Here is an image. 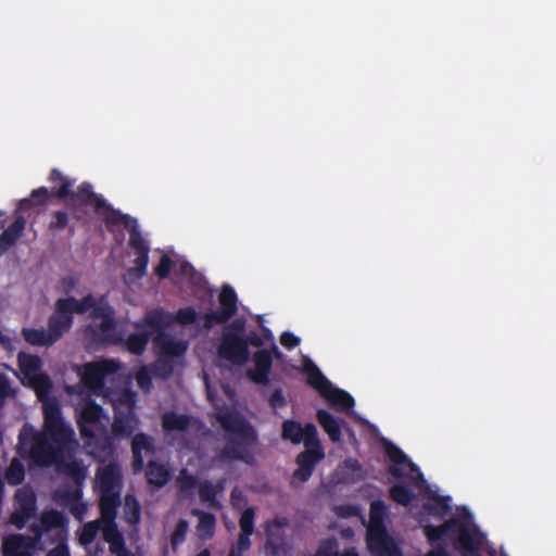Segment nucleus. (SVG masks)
<instances>
[{
	"mask_svg": "<svg viewBox=\"0 0 556 556\" xmlns=\"http://www.w3.org/2000/svg\"><path fill=\"white\" fill-rule=\"evenodd\" d=\"M100 530V521H89L85 523L79 532L78 540L81 545L91 544L98 535Z\"/></svg>",
	"mask_w": 556,
	"mask_h": 556,
	"instance_id": "nucleus-47",
	"label": "nucleus"
},
{
	"mask_svg": "<svg viewBox=\"0 0 556 556\" xmlns=\"http://www.w3.org/2000/svg\"><path fill=\"white\" fill-rule=\"evenodd\" d=\"M476 529V527H469L464 520L452 517L440 526H425L424 532L430 544L438 543L446 538L452 542L455 549L458 545L471 548L470 534Z\"/></svg>",
	"mask_w": 556,
	"mask_h": 556,
	"instance_id": "nucleus-5",
	"label": "nucleus"
},
{
	"mask_svg": "<svg viewBox=\"0 0 556 556\" xmlns=\"http://www.w3.org/2000/svg\"><path fill=\"white\" fill-rule=\"evenodd\" d=\"M5 479L11 485H18L25 479V468L18 458H13L7 468Z\"/></svg>",
	"mask_w": 556,
	"mask_h": 556,
	"instance_id": "nucleus-44",
	"label": "nucleus"
},
{
	"mask_svg": "<svg viewBox=\"0 0 556 556\" xmlns=\"http://www.w3.org/2000/svg\"><path fill=\"white\" fill-rule=\"evenodd\" d=\"M117 369L118 364L113 359L87 363L80 372L81 381L89 391L98 393L103 390L105 378Z\"/></svg>",
	"mask_w": 556,
	"mask_h": 556,
	"instance_id": "nucleus-9",
	"label": "nucleus"
},
{
	"mask_svg": "<svg viewBox=\"0 0 556 556\" xmlns=\"http://www.w3.org/2000/svg\"><path fill=\"white\" fill-rule=\"evenodd\" d=\"M147 482L155 488L164 486L170 479L168 468L155 460H150L146 468Z\"/></svg>",
	"mask_w": 556,
	"mask_h": 556,
	"instance_id": "nucleus-27",
	"label": "nucleus"
},
{
	"mask_svg": "<svg viewBox=\"0 0 556 556\" xmlns=\"http://www.w3.org/2000/svg\"><path fill=\"white\" fill-rule=\"evenodd\" d=\"M254 368L247 371V376L256 384L266 386L273 366L271 354L267 350H258L253 356Z\"/></svg>",
	"mask_w": 556,
	"mask_h": 556,
	"instance_id": "nucleus-18",
	"label": "nucleus"
},
{
	"mask_svg": "<svg viewBox=\"0 0 556 556\" xmlns=\"http://www.w3.org/2000/svg\"><path fill=\"white\" fill-rule=\"evenodd\" d=\"M174 266V262L167 254H163L156 265L154 273L160 279H166Z\"/></svg>",
	"mask_w": 556,
	"mask_h": 556,
	"instance_id": "nucleus-55",
	"label": "nucleus"
},
{
	"mask_svg": "<svg viewBox=\"0 0 556 556\" xmlns=\"http://www.w3.org/2000/svg\"><path fill=\"white\" fill-rule=\"evenodd\" d=\"M48 179L52 184H61L54 193L58 199H76L83 205L93 206L97 214H101L103 206H106L105 199L101 194L94 193L91 184L87 181L81 182L76 191H71L75 180L65 177L58 168L51 169Z\"/></svg>",
	"mask_w": 556,
	"mask_h": 556,
	"instance_id": "nucleus-4",
	"label": "nucleus"
},
{
	"mask_svg": "<svg viewBox=\"0 0 556 556\" xmlns=\"http://www.w3.org/2000/svg\"><path fill=\"white\" fill-rule=\"evenodd\" d=\"M387 507L382 501H374L369 508L370 526L386 527L384 517Z\"/></svg>",
	"mask_w": 556,
	"mask_h": 556,
	"instance_id": "nucleus-48",
	"label": "nucleus"
},
{
	"mask_svg": "<svg viewBox=\"0 0 556 556\" xmlns=\"http://www.w3.org/2000/svg\"><path fill=\"white\" fill-rule=\"evenodd\" d=\"M281 438L282 440L290 441L293 444L303 442L304 446L311 445L314 441L319 439L314 424L307 422L302 427L299 421L292 419H287L282 422Z\"/></svg>",
	"mask_w": 556,
	"mask_h": 556,
	"instance_id": "nucleus-15",
	"label": "nucleus"
},
{
	"mask_svg": "<svg viewBox=\"0 0 556 556\" xmlns=\"http://www.w3.org/2000/svg\"><path fill=\"white\" fill-rule=\"evenodd\" d=\"M316 417L329 440L333 443L339 442L341 440L340 421L326 409H318Z\"/></svg>",
	"mask_w": 556,
	"mask_h": 556,
	"instance_id": "nucleus-29",
	"label": "nucleus"
},
{
	"mask_svg": "<svg viewBox=\"0 0 556 556\" xmlns=\"http://www.w3.org/2000/svg\"><path fill=\"white\" fill-rule=\"evenodd\" d=\"M111 429L112 433L118 438L131 435L135 430V426L132 425V416L130 414L115 416Z\"/></svg>",
	"mask_w": 556,
	"mask_h": 556,
	"instance_id": "nucleus-42",
	"label": "nucleus"
},
{
	"mask_svg": "<svg viewBox=\"0 0 556 556\" xmlns=\"http://www.w3.org/2000/svg\"><path fill=\"white\" fill-rule=\"evenodd\" d=\"M97 480L101 492H114L115 488H117L121 482L118 466L115 463H109L98 468Z\"/></svg>",
	"mask_w": 556,
	"mask_h": 556,
	"instance_id": "nucleus-24",
	"label": "nucleus"
},
{
	"mask_svg": "<svg viewBox=\"0 0 556 556\" xmlns=\"http://www.w3.org/2000/svg\"><path fill=\"white\" fill-rule=\"evenodd\" d=\"M325 394L326 395H323V397L337 409L349 412L355 405V401L349 392L334 388L333 386H331L329 391H326Z\"/></svg>",
	"mask_w": 556,
	"mask_h": 556,
	"instance_id": "nucleus-28",
	"label": "nucleus"
},
{
	"mask_svg": "<svg viewBox=\"0 0 556 556\" xmlns=\"http://www.w3.org/2000/svg\"><path fill=\"white\" fill-rule=\"evenodd\" d=\"M43 424L37 430L25 424L17 437L16 452L30 465L49 468L64 463L75 450L74 430L64 421L61 406L55 399L42 405Z\"/></svg>",
	"mask_w": 556,
	"mask_h": 556,
	"instance_id": "nucleus-1",
	"label": "nucleus"
},
{
	"mask_svg": "<svg viewBox=\"0 0 556 556\" xmlns=\"http://www.w3.org/2000/svg\"><path fill=\"white\" fill-rule=\"evenodd\" d=\"M290 520L286 516H276L273 520L265 522L266 545L278 551L285 542V529L289 527Z\"/></svg>",
	"mask_w": 556,
	"mask_h": 556,
	"instance_id": "nucleus-20",
	"label": "nucleus"
},
{
	"mask_svg": "<svg viewBox=\"0 0 556 556\" xmlns=\"http://www.w3.org/2000/svg\"><path fill=\"white\" fill-rule=\"evenodd\" d=\"M154 344L160 355L170 359L184 356L188 348L186 342L176 341L164 333L155 337Z\"/></svg>",
	"mask_w": 556,
	"mask_h": 556,
	"instance_id": "nucleus-23",
	"label": "nucleus"
},
{
	"mask_svg": "<svg viewBox=\"0 0 556 556\" xmlns=\"http://www.w3.org/2000/svg\"><path fill=\"white\" fill-rule=\"evenodd\" d=\"M106 211L103 219L108 228L111 226L124 225L129 231L137 225V220L135 218L129 217L128 215L123 214L121 211L113 208L108 202L106 206H103L102 211Z\"/></svg>",
	"mask_w": 556,
	"mask_h": 556,
	"instance_id": "nucleus-34",
	"label": "nucleus"
},
{
	"mask_svg": "<svg viewBox=\"0 0 556 556\" xmlns=\"http://www.w3.org/2000/svg\"><path fill=\"white\" fill-rule=\"evenodd\" d=\"M214 484L204 480L199 484V498L202 503H207L211 508L219 509L220 503L217 500V495L215 494Z\"/></svg>",
	"mask_w": 556,
	"mask_h": 556,
	"instance_id": "nucleus-43",
	"label": "nucleus"
},
{
	"mask_svg": "<svg viewBox=\"0 0 556 556\" xmlns=\"http://www.w3.org/2000/svg\"><path fill=\"white\" fill-rule=\"evenodd\" d=\"M301 340L294 333L290 331H285L280 336V343L288 350H292L300 344Z\"/></svg>",
	"mask_w": 556,
	"mask_h": 556,
	"instance_id": "nucleus-60",
	"label": "nucleus"
},
{
	"mask_svg": "<svg viewBox=\"0 0 556 556\" xmlns=\"http://www.w3.org/2000/svg\"><path fill=\"white\" fill-rule=\"evenodd\" d=\"M91 298L67 296L56 300L54 311L48 318L49 338L58 342L74 324V314H86L92 305Z\"/></svg>",
	"mask_w": 556,
	"mask_h": 556,
	"instance_id": "nucleus-3",
	"label": "nucleus"
},
{
	"mask_svg": "<svg viewBox=\"0 0 556 556\" xmlns=\"http://www.w3.org/2000/svg\"><path fill=\"white\" fill-rule=\"evenodd\" d=\"M90 454L100 462H105L113 457L115 453L114 440L109 433L106 426L92 431V435H81Z\"/></svg>",
	"mask_w": 556,
	"mask_h": 556,
	"instance_id": "nucleus-14",
	"label": "nucleus"
},
{
	"mask_svg": "<svg viewBox=\"0 0 556 556\" xmlns=\"http://www.w3.org/2000/svg\"><path fill=\"white\" fill-rule=\"evenodd\" d=\"M150 367L153 377L166 380L174 372V361L159 354V357Z\"/></svg>",
	"mask_w": 556,
	"mask_h": 556,
	"instance_id": "nucleus-41",
	"label": "nucleus"
},
{
	"mask_svg": "<svg viewBox=\"0 0 556 556\" xmlns=\"http://www.w3.org/2000/svg\"><path fill=\"white\" fill-rule=\"evenodd\" d=\"M217 354L222 359L235 365H243L250 357L244 336L238 333H223Z\"/></svg>",
	"mask_w": 556,
	"mask_h": 556,
	"instance_id": "nucleus-10",
	"label": "nucleus"
},
{
	"mask_svg": "<svg viewBox=\"0 0 556 556\" xmlns=\"http://www.w3.org/2000/svg\"><path fill=\"white\" fill-rule=\"evenodd\" d=\"M471 548H466L460 545L456 546V551L463 553L462 556H481V546H482V534L478 529H476L470 534Z\"/></svg>",
	"mask_w": 556,
	"mask_h": 556,
	"instance_id": "nucleus-49",
	"label": "nucleus"
},
{
	"mask_svg": "<svg viewBox=\"0 0 556 556\" xmlns=\"http://www.w3.org/2000/svg\"><path fill=\"white\" fill-rule=\"evenodd\" d=\"M384 452L388 458L392 462V465L388 468V472L393 478L396 480L405 478L403 470V466L405 465L412 471V475L408 476V480L413 485L419 486L420 484L426 483L424 473L420 471L419 467L412 462L399 446L388 441L384 445Z\"/></svg>",
	"mask_w": 556,
	"mask_h": 556,
	"instance_id": "nucleus-7",
	"label": "nucleus"
},
{
	"mask_svg": "<svg viewBox=\"0 0 556 556\" xmlns=\"http://www.w3.org/2000/svg\"><path fill=\"white\" fill-rule=\"evenodd\" d=\"M227 323L223 316L218 314L217 311H211L206 313L203 317V327L205 329H211L216 324H225Z\"/></svg>",
	"mask_w": 556,
	"mask_h": 556,
	"instance_id": "nucleus-59",
	"label": "nucleus"
},
{
	"mask_svg": "<svg viewBox=\"0 0 556 556\" xmlns=\"http://www.w3.org/2000/svg\"><path fill=\"white\" fill-rule=\"evenodd\" d=\"M24 340L34 346H51L54 344V341H52L49 338L48 330L43 328H22L21 331Z\"/></svg>",
	"mask_w": 556,
	"mask_h": 556,
	"instance_id": "nucleus-35",
	"label": "nucleus"
},
{
	"mask_svg": "<svg viewBox=\"0 0 556 556\" xmlns=\"http://www.w3.org/2000/svg\"><path fill=\"white\" fill-rule=\"evenodd\" d=\"M12 395L10 379L4 374H0V409L4 406L7 399Z\"/></svg>",
	"mask_w": 556,
	"mask_h": 556,
	"instance_id": "nucleus-58",
	"label": "nucleus"
},
{
	"mask_svg": "<svg viewBox=\"0 0 556 556\" xmlns=\"http://www.w3.org/2000/svg\"><path fill=\"white\" fill-rule=\"evenodd\" d=\"M325 453L319 439L311 445H305V450L298 454L295 463L298 468L293 472V479L306 482L312 477L316 465L324 459Z\"/></svg>",
	"mask_w": 556,
	"mask_h": 556,
	"instance_id": "nucleus-12",
	"label": "nucleus"
},
{
	"mask_svg": "<svg viewBox=\"0 0 556 556\" xmlns=\"http://www.w3.org/2000/svg\"><path fill=\"white\" fill-rule=\"evenodd\" d=\"M34 538L20 534L11 533L7 534L2 539V554L3 556H34L33 549L36 543L40 541L46 530L41 529V522L33 523L29 528Z\"/></svg>",
	"mask_w": 556,
	"mask_h": 556,
	"instance_id": "nucleus-8",
	"label": "nucleus"
},
{
	"mask_svg": "<svg viewBox=\"0 0 556 556\" xmlns=\"http://www.w3.org/2000/svg\"><path fill=\"white\" fill-rule=\"evenodd\" d=\"M103 539L109 543L116 538V535H122L118 531L116 523L113 521H105V526L103 528Z\"/></svg>",
	"mask_w": 556,
	"mask_h": 556,
	"instance_id": "nucleus-62",
	"label": "nucleus"
},
{
	"mask_svg": "<svg viewBox=\"0 0 556 556\" xmlns=\"http://www.w3.org/2000/svg\"><path fill=\"white\" fill-rule=\"evenodd\" d=\"M191 425V417L186 414H178L174 410L165 412L162 415V428L165 432L186 431Z\"/></svg>",
	"mask_w": 556,
	"mask_h": 556,
	"instance_id": "nucleus-30",
	"label": "nucleus"
},
{
	"mask_svg": "<svg viewBox=\"0 0 556 556\" xmlns=\"http://www.w3.org/2000/svg\"><path fill=\"white\" fill-rule=\"evenodd\" d=\"M254 508L248 507L244 509L239 520L241 532L237 539V542L231 545L227 556H244V553L250 549V536L254 531Z\"/></svg>",
	"mask_w": 556,
	"mask_h": 556,
	"instance_id": "nucleus-17",
	"label": "nucleus"
},
{
	"mask_svg": "<svg viewBox=\"0 0 556 556\" xmlns=\"http://www.w3.org/2000/svg\"><path fill=\"white\" fill-rule=\"evenodd\" d=\"M225 432V445L217 454L219 460H240L249 466L256 465L254 448L258 443L255 428L239 413L226 412L217 416Z\"/></svg>",
	"mask_w": 556,
	"mask_h": 556,
	"instance_id": "nucleus-2",
	"label": "nucleus"
},
{
	"mask_svg": "<svg viewBox=\"0 0 556 556\" xmlns=\"http://www.w3.org/2000/svg\"><path fill=\"white\" fill-rule=\"evenodd\" d=\"M59 544L47 553V556H71L66 541H56Z\"/></svg>",
	"mask_w": 556,
	"mask_h": 556,
	"instance_id": "nucleus-64",
	"label": "nucleus"
},
{
	"mask_svg": "<svg viewBox=\"0 0 556 556\" xmlns=\"http://www.w3.org/2000/svg\"><path fill=\"white\" fill-rule=\"evenodd\" d=\"M219 309L217 311L223 318L228 321L238 311V296L235 289L229 286H223L218 295Z\"/></svg>",
	"mask_w": 556,
	"mask_h": 556,
	"instance_id": "nucleus-25",
	"label": "nucleus"
},
{
	"mask_svg": "<svg viewBox=\"0 0 556 556\" xmlns=\"http://www.w3.org/2000/svg\"><path fill=\"white\" fill-rule=\"evenodd\" d=\"M131 452L132 470L134 472H140L144 467L142 452H146L147 454H154L155 452L153 439L142 432L135 434L131 440Z\"/></svg>",
	"mask_w": 556,
	"mask_h": 556,
	"instance_id": "nucleus-21",
	"label": "nucleus"
},
{
	"mask_svg": "<svg viewBox=\"0 0 556 556\" xmlns=\"http://www.w3.org/2000/svg\"><path fill=\"white\" fill-rule=\"evenodd\" d=\"M65 476L71 478L76 484H81L86 478V469L78 460H70L55 465Z\"/></svg>",
	"mask_w": 556,
	"mask_h": 556,
	"instance_id": "nucleus-36",
	"label": "nucleus"
},
{
	"mask_svg": "<svg viewBox=\"0 0 556 556\" xmlns=\"http://www.w3.org/2000/svg\"><path fill=\"white\" fill-rule=\"evenodd\" d=\"M192 515L199 517L197 525L198 536L203 541L213 538L216 529V517L211 513L200 509H193Z\"/></svg>",
	"mask_w": 556,
	"mask_h": 556,
	"instance_id": "nucleus-32",
	"label": "nucleus"
},
{
	"mask_svg": "<svg viewBox=\"0 0 556 556\" xmlns=\"http://www.w3.org/2000/svg\"><path fill=\"white\" fill-rule=\"evenodd\" d=\"M17 364L20 370L25 376L36 375L40 369L41 361L39 356L20 352L17 355Z\"/></svg>",
	"mask_w": 556,
	"mask_h": 556,
	"instance_id": "nucleus-40",
	"label": "nucleus"
},
{
	"mask_svg": "<svg viewBox=\"0 0 556 556\" xmlns=\"http://www.w3.org/2000/svg\"><path fill=\"white\" fill-rule=\"evenodd\" d=\"M303 372L306 375L307 384L315 389L321 396L326 395V391H329L332 383L308 357L304 358Z\"/></svg>",
	"mask_w": 556,
	"mask_h": 556,
	"instance_id": "nucleus-22",
	"label": "nucleus"
},
{
	"mask_svg": "<svg viewBox=\"0 0 556 556\" xmlns=\"http://www.w3.org/2000/svg\"><path fill=\"white\" fill-rule=\"evenodd\" d=\"M119 504L118 492H101L99 507L102 519L104 521L115 520Z\"/></svg>",
	"mask_w": 556,
	"mask_h": 556,
	"instance_id": "nucleus-31",
	"label": "nucleus"
},
{
	"mask_svg": "<svg viewBox=\"0 0 556 556\" xmlns=\"http://www.w3.org/2000/svg\"><path fill=\"white\" fill-rule=\"evenodd\" d=\"M84 298H91L92 300V305L89 307L88 312H90V316L93 320H102L111 315H114V309L110 305L101 304L94 299V296L91 293L85 295Z\"/></svg>",
	"mask_w": 556,
	"mask_h": 556,
	"instance_id": "nucleus-46",
	"label": "nucleus"
},
{
	"mask_svg": "<svg viewBox=\"0 0 556 556\" xmlns=\"http://www.w3.org/2000/svg\"><path fill=\"white\" fill-rule=\"evenodd\" d=\"M70 216L66 211H56L53 214V217L49 224V229L52 231H60L65 229L68 226Z\"/></svg>",
	"mask_w": 556,
	"mask_h": 556,
	"instance_id": "nucleus-53",
	"label": "nucleus"
},
{
	"mask_svg": "<svg viewBox=\"0 0 556 556\" xmlns=\"http://www.w3.org/2000/svg\"><path fill=\"white\" fill-rule=\"evenodd\" d=\"M128 243L136 254L134 260L135 266L128 271L129 274L141 278L147 271L150 248L136 225L130 229Z\"/></svg>",
	"mask_w": 556,
	"mask_h": 556,
	"instance_id": "nucleus-16",
	"label": "nucleus"
},
{
	"mask_svg": "<svg viewBox=\"0 0 556 556\" xmlns=\"http://www.w3.org/2000/svg\"><path fill=\"white\" fill-rule=\"evenodd\" d=\"M56 190L52 189L50 192L46 187L34 189L28 198L22 199L18 202L17 211L27 212L34 207L47 205L49 199L54 197Z\"/></svg>",
	"mask_w": 556,
	"mask_h": 556,
	"instance_id": "nucleus-26",
	"label": "nucleus"
},
{
	"mask_svg": "<svg viewBox=\"0 0 556 556\" xmlns=\"http://www.w3.org/2000/svg\"><path fill=\"white\" fill-rule=\"evenodd\" d=\"M245 325L247 321L243 317L236 318L231 321V324L228 326V330L224 333H238V336H244L245 334Z\"/></svg>",
	"mask_w": 556,
	"mask_h": 556,
	"instance_id": "nucleus-63",
	"label": "nucleus"
},
{
	"mask_svg": "<svg viewBox=\"0 0 556 556\" xmlns=\"http://www.w3.org/2000/svg\"><path fill=\"white\" fill-rule=\"evenodd\" d=\"M76 413L80 435H92L93 430L106 426L103 420L109 421V417L105 416L103 407L93 400H87L76 409Z\"/></svg>",
	"mask_w": 556,
	"mask_h": 556,
	"instance_id": "nucleus-11",
	"label": "nucleus"
},
{
	"mask_svg": "<svg viewBox=\"0 0 556 556\" xmlns=\"http://www.w3.org/2000/svg\"><path fill=\"white\" fill-rule=\"evenodd\" d=\"M189 523L186 519H180L172 535H170V544L173 549H176L180 544L186 541L187 532H188Z\"/></svg>",
	"mask_w": 556,
	"mask_h": 556,
	"instance_id": "nucleus-51",
	"label": "nucleus"
},
{
	"mask_svg": "<svg viewBox=\"0 0 556 556\" xmlns=\"http://www.w3.org/2000/svg\"><path fill=\"white\" fill-rule=\"evenodd\" d=\"M41 529L50 532L55 530V536L53 541H66L67 540V523L68 519L64 513L50 509L45 510L40 516Z\"/></svg>",
	"mask_w": 556,
	"mask_h": 556,
	"instance_id": "nucleus-19",
	"label": "nucleus"
},
{
	"mask_svg": "<svg viewBox=\"0 0 556 556\" xmlns=\"http://www.w3.org/2000/svg\"><path fill=\"white\" fill-rule=\"evenodd\" d=\"M422 508L429 515H433V516L442 518L450 510L448 497L433 494L430 496L429 502L424 503Z\"/></svg>",
	"mask_w": 556,
	"mask_h": 556,
	"instance_id": "nucleus-37",
	"label": "nucleus"
},
{
	"mask_svg": "<svg viewBox=\"0 0 556 556\" xmlns=\"http://www.w3.org/2000/svg\"><path fill=\"white\" fill-rule=\"evenodd\" d=\"M269 405L277 409V408H283L287 406V400L282 393L281 389H276L268 399Z\"/></svg>",
	"mask_w": 556,
	"mask_h": 556,
	"instance_id": "nucleus-61",
	"label": "nucleus"
},
{
	"mask_svg": "<svg viewBox=\"0 0 556 556\" xmlns=\"http://www.w3.org/2000/svg\"><path fill=\"white\" fill-rule=\"evenodd\" d=\"M30 383L39 400L46 397L52 389L51 380L46 374L34 375L30 378Z\"/></svg>",
	"mask_w": 556,
	"mask_h": 556,
	"instance_id": "nucleus-45",
	"label": "nucleus"
},
{
	"mask_svg": "<svg viewBox=\"0 0 556 556\" xmlns=\"http://www.w3.org/2000/svg\"><path fill=\"white\" fill-rule=\"evenodd\" d=\"M367 546L374 556H402V551L389 535L386 527L369 526Z\"/></svg>",
	"mask_w": 556,
	"mask_h": 556,
	"instance_id": "nucleus-13",
	"label": "nucleus"
},
{
	"mask_svg": "<svg viewBox=\"0 0 556 556\" xmlns=\"http://www.w3.org/2000/svg\"><path fill=\"white\" fill-rule=\"evenodd\" d=\"M110 552L116 556H136L132 552L127 549L123 534L116 535L113 541L109 542Z\"/></svg>",
	"mask_w": 556,
	"mask_h": 556,
	"instance_id": "nucleus-54",
	"label": "nucleus"
},
{
	"mask_svg": "<svg viewBox=\"0 0 556 556\" xmlns=\"http://www.w3.org/2000/svg\"><path fill=\"white\" fill-rule=\"evenodd\" d=\"M199 484L195 476L189 473L187 469L180 470L177 477V485L182 497L188 498L193 496L194 490Z\"/></svg>",
	"mask_w": 556,
	"mask_h": 556,
	"instance_id": "nucleus-38",
	"label": "nucleus"
},
{
	"mask_svg": "<svg viewBox=\"0 0 556 556\" xmlns=\"http://www.w3.org/2000/svg\"><path fill=\"white\" fill-rule=\"evenodd\" d=\"M164 314L161 309H154L146 314L143 320L135 323V328L139 332L130 333L126 339L123 338L121 345L132 355H142L152 336V331L143 330L144 326L150 327L152 330H162L164 327Z\"/></svg>",
	"mask_w": 556,
	"mask_h": 556,
	"instance_id": "nucleus-6",
	"label": "nucleus"
},
{
	"mask_svg": "<svg viewBox=\"0 0 556 556\" xmlns=\"http://www.w3.org/2000/svg\"><path fill=\"white\" fill-rule=\"evenodd\" d=\"M339 543L336 538L323 540L313 556H337Z\"/></svg>",
	"mask_w": 556,
	"mask_h": 556,
	"instance_id": "nucleus-52",
	"label": "nucleus"
},
{
	"mask_svg": "<svg viewBox=\"0 0 556 556\" xmlns=\"http://www.w3.org/2000/svg\"><path fill=\"white\" fill-rule=\"evenodd\" d=\"M152 377L151 367H142L136 375L137 384L143 390H149L152 386Z\"/></svg>",
	"mask_w": 556,
	"mask_h": 556,
	"instance_id": "nucleus-57",
	"label": "nucleus"
},
{
	"mask_svg": "<svg viewBox=\"0 0 556 556\" xmlns=\"http://www.w3.org/2000/svg\"><path fill=\"white\" fill-rule=\"evenodd\" d=\"M390 497L396 504L408 506L415 500V493L408 485L399 482L393 484L389 490Z\"/></svg>",
	"mask_w": 556,
	"mask_h": 556,
	"instance_id": "nucleus-39",
	"label": "nucleus"
},
{
	"mask_svg": "<svg viewBox=\"0 0 556 556\" xmlns=\"http://www.w3.org/2000/svg\"><path fill=\"white\" fill-rule=\"evenodd\" d=\"M26 226V220L22 215H18L14 222L3 230L2 233L7 236L14 243L22 237Z\"/></svg>",
	"mask_w": 556,
	"mask_h": 556,
	"instance_id": "nucleus-50",
	"label": "nucleus"
},
{
	"mask_svg": "<svg viewBox=\"0 0 556 556\" xmlns=\"http://www.w3.org/2000/svg\"><path fill=\"white\" fill-rule=\"evenodd\" d=\"M176 318L181 325H191L197 321V312L193 307H182L176 313Z\"/></svg>",
	"mask_w": 556,
	"mask_h": 556,
	"instance_id": "nucleus-56",
	"label": "nucleus"
},
{
	"mask_svg": "<svg viewBox=\"0 0 556 556\" xmlns=\"http://www.w3.org/2000/svg\"><path fill=\"white\" fill-rule=\"evenodd\" d=\"M100 341L106 344L122 343L123 336L116 331V321L114 315L102 319L98 326Z\"/></svg>",
	"mask_w": 556,
	"mask_h": 556,
	"instance_id": "nucleus-33",
	"label": "nucleus"
}]
</instances>
